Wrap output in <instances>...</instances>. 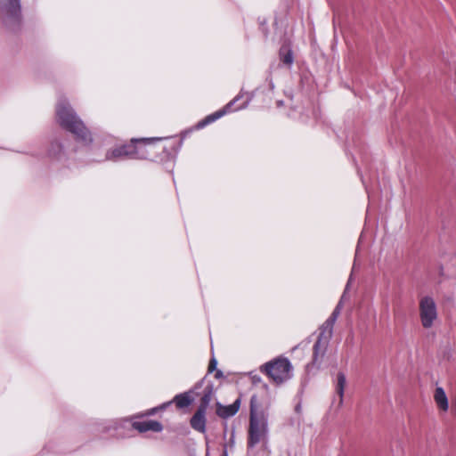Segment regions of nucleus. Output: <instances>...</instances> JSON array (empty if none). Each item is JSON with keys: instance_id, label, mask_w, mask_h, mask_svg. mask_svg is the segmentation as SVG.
Returning <instances> with one entry per match:
<instances>
[{"instance_id": "1", "label": "nucleus", "mask_w": 456, "mask_h": 456, "mask_svg": "<svg viewBox=\"0 0 456 456\" xmlns=\"http://www.w3.org/2000/svg\"><path fill=\"white\" fill-rule=\"evenodd\" d=\"M55 113L59 125L65 130L73 134L77 140L85 143L92 142L90 131L66 99H59L56 104Z\"/></svg>"}, {"instance_id": "2", "label": "nucleus", "mask_w": 456, "mask_h": 456, "mask_svg": "<svg viewBox=\"0 0 456 456\" xmlns=\"http://www.w3.org/2000/svg\"><path fill=\"white\" fill-rule=\"evenodd\" d=\"M268 420L267 413L260 409L256 395L250 399L249 427L248 431V448L251 449L259 443L267 442Z\"/></svg>"}, {"instance_id": "3", "label": "nucleus", "mask_w": 456, "mask_h": 456, "mask_svg": "<svg viewBox=\"0 0 456 456\" xmlns=\"http://www.w3.org/2000/svg\"><path fill=\"white\" fill-rule=\"evenodd\" d=\"M159 138H142L132 139L130 144H125L116 147L106 153V159L110 160H117L123 158H146V152L143 151V146L150 144Z\"/></svg>"}, {"instance_id": "4", "label": "nucleus", "mask_w": 456, "mask_h": 456, "mask_svg": "<svg viewBox=\"0 0 456 456\" xmlns=\"http://www.w3.org/2000/svg\"><path fill=\"white\" fill-rule=\"evenodd\" d=\"M292 370L290 362L285 357H278L261 367V370L277 385L289 380L292 377Z\"/></svg>"}, {"instance_id": "5", "label": "nucleus", "mask_w": 456, "mask_h": 456, "mask_svg": "<svg viewBox=\"0 0 456 456\" xmlns=\"http://www.w3.org/2000/svg\"><path fill=\"white\" fill-rule=\"evenodd\" d=\"M0 15L7 27L19 28L22 20L20 0H0Z\"/></svg>"}, {"instance_id": "6", "label": "nucleus", "mask_w": 456, "mask_h": 456, "mask_svg": "<svg viewBox=\"0 0 456 456\" xmlns=\"http://www.w3.org/2000/svg\"><path fill=\"white\" fill-rule=\"evenodd\" d=\"M437 309L435 300L428 296L423 297L419 301V318L425 329L431 328L437 319Z\"/></svg>"}, {"instance_id": "7", "label": "nucleus", "mask_w": 456, "mask_h": 456, "mask_svg": "<svg viewBox=\"0 0 456 456\" xmlns=\"http://www.w3.org/2000/svg\"><path fill=\"white\" fill-rule=\"evenodd\" d=\"M330 338H325L322 334L319 335L317 341L314 346L312 365H319L325 354Z\"/></svg>"}, {"instance_id": "8", "label": "nucleus", "mask_w": 456, "mask_h": 456, "mask_svg": "<svg viewBox=\"0 0 456 456\" xmlns=\"http://www.w3.org/2000/svg\"><path fill=\"white\" fill-rule=\"evenodd\" d=\"M240 399H237L233 403H232L230 405H226V406L217 403H216V414L222 419H227V418L232 417L238 412V411L240 409Z\"/></svg>"}, {"instance_id": "9", "label": "nucleus", "mask_w": 456, "mask_h": 456, "mask_svg": "<svg viewBox=\"0 0 456 456\" xmlns=\"http://www.w3.org/2000/svg\"><path fill=\"white\" fill-rule=\"evenodd\" d=\"M133 428L141 433L147 431L160 432L163 427L160 422L157 420H145V421H134L132 424Z\"/></svg>"}, {"instance_id": "10", "label": "nucleus", "mask_w": 456, "mask_h": 456, "mask_svg": "<svg viewBox=\"0 0 456 456\" xmlns=\"http://www.w3.org/2000/svg\"><path fill=\"white\" fill-rule=\"evenodd\" d=\"M205 413L206 411H203V409H198V411L195 412V414L192 416L191 419V427L195 430L202 433L205 432L206 430Z\"/></svg>"}, {"instance_id": "11", "label": "nucleus", "mask_w": 456, "mask_h": 456, "mask_svg": "<svg viewBox=\"0 0 456 456\" xmlns=\"http://www.w3.org/2000/svg\"><path fill=\"white\" fill-rule=\"evenodd\" d=\"M434 399L440 410L444 411L448 410V399L444 390L442 387H436L434 394Z\"/></svg>"}, {"instance_id": "12", "label": "nucleus", "mask_w": 456, "mask_h": 456, "mask_svg": "<svg viewBox=\"0 0 456 456\" xmlns=\"http://www.w3.org/2000/svg\"><path fill=\"white\" fill-rule=\"evenodd\" d=\"M346 385V379L344 373L339 372L337 376V383H336V393L338 395V405L341 406L343 404L344 400V390Z\"/></svg>"}, {"instance_id": "13", "label": "nucleus", "mask_w": 456, "mask_h": 456, "mask_svg": "<svg viewBox=\"0 0 456 456\" xmlns=\"http://www.w3.org/2000/svg\"><path fill=\"white\" fill-rule=\"evenodd\" d=\"M337 316L331 314L327 321L322 325L320 334L325 338H330L332 335L333 325L337 320Z\"/></svg>"}, {"instance_id": "14", "label": "nucleus", "mask_w": 456, "mask_h": 456, "mask_svg": "<svg viewBox=\"0 0 456 456\" xmlns=\"http://www.w3.org/2000/svg\"><path fill=\"white\" fill-rule=\"evenodd\" d=\"M337 316L331 314L327 321L322 325L320 334L325 338H330L332 335L333 325L337 320Z\"/></svg>"}, {"instance_id": "15", "label": "nucleus", "mask_w": 456, "mask_h": 456, "mask_svg": "<svg viewBox=\"0 0 456 456\" xmlns=\"http://www.w3.org/2000/svg\"><path fill=\"white\" fill-rule=\"evenodd\" d=\"M280 59L281 61L285 65L290 66L293 63L292 51L288 45H282L280 49Z\"/></svg>"}, {"instance_id": "16", "label": "nucleus", "mask_w": 456, "mask_h": 456, "mask_svg": "<svg viewBox=\"0 0 456 456\" xmlns=\"http://www.w3.org/2000/svg\"><path fill=\"white\" fill-rule=\"evenodd\" d=\"M232 102H231L229 104H227L225 106V108L222 110H218L209 116H208L200 125L201 126L207 125V124H209L211 122H214L216 121V119H218L219 118H221L222 116H224L226 112L229 111V109L231 108V106L232 105Z\"/></svg>"}, {"instance_id": "17", "label": "nucleus", "mask_w": 456, "mask_h": 456, "mask_svg": "<svg viewBox=\"0 0 456 456\" xmlns=\"http://www.w3.org/2000/svg\"><path fill=\"white\" fill-rule=\"evenodd\" d=\"M232 102H231L229 104H227L225 106V108L222 110H218L209 116H208L200 125L201 126L207 125V124H209L211 122H214L216 121V119H218L219 118H221L222 116H224L226 112L229 111V109L231 108V106L232 105Z\"/></svg>"}, {"instance_id": "18", "label": "nucleus", "mask_w": 456, "mask_h": 456, "mask_svg": "<svg viewBox=\"0 0 456 456\" xmlns=\"http://www.w3.org/2000/svg\"><path fill=\"white\" fill-rule=\"evenodd\" d=\"M62 151V146L59 141H53L51 142L48 150V154L52 158H58Z\"/></svg>"}, {"instance_id": "19", "label": "nucleus", "mask_w": 456, "mask_h": 456, "mask_svg": "<svg viewBox=\"0 0 456 456\" xmlns=\"http://www.w3.org/2000/svg\"><path fill=\"white\" fill-rule=\"evenodd\" d=\"M175 402L178 408H183L190 405L191 400L187 395H178L175 397Z\"/></svg>"}, {"instance_id": "20", "label": "nucleus", "mask_w": 456, "mask_h": 456, "mask_svg": "<svg viewBox=\"0 0 456 456\" xmlns=\"http://www.w3.org/2000/svg\"><path fill=\"white\" fill-rule=\"evenodd\" d=\"M211 396H212V391L211 390H208V392H205L204 395L201 398V403H200V406L199 407V409H203V411H206L208 403L211 401Z\"/></svg>"}, {"instance_id": "21", "label": "nucleus", "mask_w": 456, "mask_h": 456, "mask_svg": "<svg viewBox=\"0 0 456 456\" xmlns=\"http://www.w3.org/2000/svg\"><path fill=\"white\" fill-rule=\"evenodd\" d=\"M216 364H217V362L215 358H212L210 361H209V364H208V372H212L216 367Z\"/></svg>"}, {"instance_id": "22", "label": "nucleus", "mask_w": 456, "mask_h": 456, "mask_svg": "<svg viewBox=\"0 0 456 456\" xmlns=\"http://www.w3.org/2000/svg\"><path fill=\"white\" fill-rule=\"evenodd\" d=\"M331 314H333V315H335L337 317L338 316V314H339V305L334 309V311H333V313Z\"/></svg>"}, {"instance_id": "23", "label": "nucleus", "mask_w": 456, "mask_h": 456, "mask_svg": "<svg viewBox=\"0 0 456 456\" xmlns=\"http://www.w3.org/2000/svg\"><path fill=\"white\" fill-rule=\"evenodd\" d=\"M221 376H222V372L220 370H217L216 373V377L219 378Z\"/></svg>"}]
</instances>
